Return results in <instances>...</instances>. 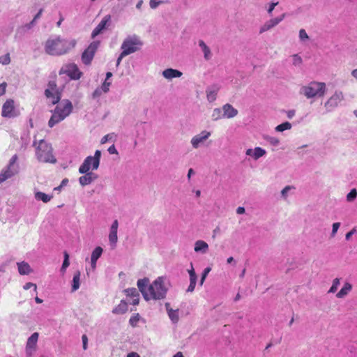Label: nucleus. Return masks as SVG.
Instances as JSON below:
<instances>
[{
  "label": "nucleus",
  "mask_w": 357,
  "mask_h": 357,
  "mask_svg": "<svg viewBox=\"0 0 357 357\" xmlns=\"http://www.w3.org/2000/svg\"><path fill=\"white\" fill-rule=\"evenodd\" d=\"M298 37L300 41L303 43H305L310 40L309 36L303 29L299 30Z\"/></svg>",
  "instance_id": "37"
},
{
  "label": "nucleus",
  "mask_w": 357,
  "mask_h": 357,
  "mask_svg": "<svg viewBox=\"0 0 357 357\" xmlns=\"http://www.w3.org/2000/svg\"><path fill=\"white\" fill-rule=\"evenodd\" d=\"M195 286H196V284L190 282V284L187 289V291L192 292L195 290Z\"/></svg>",
  "instance_id": "61"
},
{
  "label": "nucleus",
  "mask_w": 357,
  "mask_h": 357,
  "mask_svg": "<svg viewBox=\"0 0 357 357\" xmlns=\"http://www.w3.org/2000/svg\"><path fill=\"white\" fill-rule=\"evenodd\" d=\"M76 40L75 39H67L60 36L50 37L44 45L45 53L52 56H61L68 53L75 47Z\"/></svg>",
  "instance_id": "1"
},
{
  "label": "nucleus",
  "mask_w": 357,
  "mask_h": 357,
  "mask_svg": "<svg viewBox=\"0 0 357 357\" xmlns=\"http://www.w3.org/2000/svg\"><path fill=\"white\" fill-rule=\"evenodd\" d=\"M266 153V151L261 148L256 147L255 149H248L245 151L246 155L252 157L254 160H257L261 157L264 156Z\"/></svg>",
  "instance_id": "21"
},
{
  "label": "nucleus",
  "mask_w": 357,
  "mask_h": 357,
  "mask_svg": "<svg viewBox=\"0 0 357 357\" xmlns=\"http://www.w3.org/2000/svg\"><path fill=\"white\" fill-rule=\"evenodd\" d=\"M278 4V2H272L271 3H270L269 5V7L267 10L268 11V13L269 15H271L273 10H274L275 7Z\"/></svg>",
  "instance_id": "53"
},
{
  "label": "nucleus",
  "mask_w": 357,
  "mask_h": 357,
  "mask_svg": "<svg viewBox=\"0 0 357 357\" xmlns=\"http://www.w3.org/2000/svg\"><path fill=\"white\" fill-rule=\"evenodd\" d=\"M35 198L37 200L43 201L44 203H47L52 199V195H47L42 192H35Z\"/></svg>",
  "instance_id": "32"
},
{
  "label": "nucleus",
  "mask_w": 357,
  "mask_h": 357,
  "mask_svg": "<svg viewBox=\"0 0 357 357\" xmlns=\"http://www.w3.org/2000/svg\"><path fill=\"white\" fill-rule=\"evenodd\" d=\"M111 139V135H105L102 139H101V144H105L108 140H109Z\"/></svg>",
  "instance_id": "59"
},
{
  "label": "nucleus",
  "mask_w": 357,
  "mask_h": 357,
  "mask_svg": "<svg viewBox=\"0 0 357 357\" xmlns=\"http://www.w3.org/2000/svg\"><path fill=\"white\" fill-rule=\"evenodd\" d=\"M119 227V222L117 220H115L110 227V231L109 234V241L112 248L116 247V244L118 240L117 230Z\"/></svg>",
  "instance_id": "18"
},
{
  "label": "nucleus",
  "mask_w": 357,
  "mask_h": 357,
  "mask_svg": "<svg viewBox=\"0 0 357 357\" xmlns=\"http://www.w3.org/2000/svg\"><path fill=\"white\" fill-rule=\"evenodd\" d=\"M45 95L47 98L50 100L52 105H55L59 102L61 96L57 91L55 82H49L47 89H46L45 91Z\"/></svg>",
  "instance_id": "11"
},
{
  "label": "nucleus",
  "mask_w": 357,
  "mask_h": 357,
  "mask_svg": "<svg viewBox=\"0 0 357 357\" xmlns=\"http://www.w3.org/2000/svg\"><path fill=\"white\" fill-rule=\"evenodd\" d=\"M223 117L231 119L238 114V110L231 105L227 103L222 106Z\"/></svg>",
  "instance_id": "23"
},
{
  "label": "nucleus",
  "mask_w": 357,
  "mask_h": 357,
  "mask_svg": "<svg viewBox=\"0 0 357 357\" xmlns=\"http://www.w3.org/2000/svg\"><path fill=\"white\" fill-rule=\"evenodd\" d=\"M222 110V109L220 108H215L213 110L211 117L213 121H218L222 118H224L223 112Z\"/></svg>",
  "instance_id": "34"
},
{
  "label": "nucleus",
  "mask_w": 357,
  "mask_h": 357,
  "mask_svg": "<svg viewBox=\"0 0 357 357\" xmlns=\"http://www.w3.org/2000/svg\"><path fill=\"white\" fill-rule=\"evenodd\" d=\"M124 291L128 296H130L132 298L139 296L138 291L135 288H128L125 289Z\"/></svg>",
  "instance_id": "39"
},
{
  "label": "nucleus",
  "mask_w": 357,
  "mask_h": 357,
  "mask_svg": "<svg viewBox=\"0 0 357 357\" xmlns=\"http://www.w3.org/2000/svg\"><path fill=\"white\" fill-rule=\"evenodd\" d=\"M340 222H335L333 224V228H332V232H331V237H334L336 235V233L340 228Z\"/></svg>",
  "instance_id": "47"
},
{
  "label": "nucleus",
  "mask_w": 357,
  "mask_h": 357,
  "mask_svg": "<svg viewBox=\"0 0 357 357\" xmlns=\"http://www.w3.org/2000/svg\"><path fill=\"white\" fill-rule=\"evenodd\" d=\"M208 244L203 240H197L194 245L195 252L202 255L208 252Z\"/></svg>",
  "instance_id": "25"
},
{
  "label": "nucleus",
  "mask_w": 357,
  "mask_h": 357,
  "mask_svg": "<svg viewBox=\"0 0 357 357\" xmlns=\"http://www.w3.org/2000/svg\"><path fill=\"white\" fill-rule=\"evenodd\" d=\"M82 340L83 343V349L84 350H86L87 349L88 337L86 335H83L82 337Z\"/></svg>",
  "instance_id": "56"
},
{
  "label": "nucleus",
  "mask_w": 357,
  "mask_h": 357,
  "mask_svg": "<svg viewBox=\"0 0 357 357\" xmlns=\"http://www.w3.org/2000/svg\"><path fill=\"white\" fill-rule=\"evenodd\" d=\"M285 13L282 14L280 16L272 18L268 21H266L259 29V33H264L275 26H277L280 22H281L285 17Z\"/></svg>",
  "instance_id": "16"
},
{
  "label": "nucleus",
  "mask_w": 357,
  "mask_h": 357,
  "mask_svg": "<svg viewBox=\"0 0 357 357\" xmlns=\"http://www.w3.org/2000/svg\"><path fill=\"white\" fill-rule=\"evenodd\" d=\"M219 90L220 86L217 84L212 85L206 89V98L209 102H213L216 100Z\"/></svg>",
  "instance_id": "22"
},
{
  "label": "nucleus",
  "mask_w": 357,
  "mask_h": 357,
  "mask_svg": "<svg viewBox=\"0 0 357 357\" xmlns=\"http://www.w3.org/2000/svg\"><path fill=\"white\" fill-rule=\"evenodd\" d=\"M33 146H36V157L38 160L43 162H56V159L52 154V146L43 139L37 142H33Z\"/></svg>",
  "instance_id": "4"
},
{
  "label": "nucleus",
  "mask_w": 357,
  "mask_h": 357,
  "mask_svg": "<svg viewBox=\"0 0 357 357\" xmlns=\"http://www.w3.org/2000/svg\"><path fill=\"white\" fill-rule=\"evenodd\" d=\"M264 139L267 142H268L271 145L274 146H277L280 144V140L278 138L275 137L265 136L264 137Z\"/></svg>",
  "instance_id": "38"
},
{
  "label": "nucleus",
  "mask_w": 357,
  "mask_h": 357,
  "mask_svg": "<svg viewBox=\"0 0 357 357\" xmlns=\"http://www.w3.org/2000/svg\"><path fill=\"white\" fill-rule=\"evenodd\" d=\"M211 271V268L210 267H206V268H204V270L202 273L201 280H200V285L203 284L204 282L205 281L206 278L207 277L208 274L209 273V272Z\"/></svg>",
  "instance_id": "44"
},
{
  "label": "nucleus",
  "mask_w": 357,
  "mask_h": 357,
  "mask_svg": "<svg viewBox=\"0 0 357 357\" xmlns=\"http://www.w3.org/2000/svg\"><path fill=\"white\" fill-rule=\"evenodd\" d=\"M111 22V15H105L100 22L96 26V27L93 30L91 36L93 38L96 37L98 35L101 33L105 29H106L107 26Z\"/></svg>",
  "instance_id": "17"
},
{
  "label": "nucleus",
  "mask_w": 357,
  "mask_h": 357,
  "mask_svg": "<svg viewBox=\"0 0 357 357\" xmlns=\"http://www.w3.org/2000/svg\"><path fill=\"white\" fill-rule=\"evenodd\" d=\"M356 232V229L355 228H353L350 231L346 234L345 238L347 241H349L353 234H354Z\"/></svg>",
  "instance_id": "54"
},
{
  "label": "nucleus",
  "mask_w": 357,
  "mask_h": 357,
  "mask_svg": "<svg viewBox=\"0 0 357 357\" xmlns=\"http://www.w3.org/2000/svg\"><path fill=\"white\" fill-rule=\"evenodd\" d=\"M291 189V186L290 185H287L286 187H284L282 191H281V195L282 197L284 198V199H287V196H288V192H289V190Z\"/></svg>",
  "instance_id": "49"
},
{
  "label": "nucleus",
  "mask_w": 357,
  "mask_h": 357,
  "mask_svg": "<svg viewBox=\"0 0 357 357\" xmlns=\"http://www.w3.org/2000/svg\"><path fill=\"white\" fill-rule=\"evenodd\" d=\"M102 248L101 247H96L94 250L92 252L91 257V261H97L99 257L101 256L102 253Z\"/></svg>",
  "instance_id": "33"
},
{
  "label": "nucleus",
  "mask_w": 357,
  "mask_h": 357,
  "mask_svg": "<svg viewBox=\"0 0 357 357\" xmlns=\"http://www.w3.org/2000/svg\"><path fill=\"white\" fill-rule=\"evenodd\" d=\"M167 280L165 277L157 278L149 286L146 301L165 299L168 291Z\"/></svg>",
  "instance_id": "2"
},
{
  "label": "nucleus",
  "mask_w": 357,
  "mask_h": 357,
  "mask_svg": "<svg viewBox=\"0 0 357 357\" xmlns=\"http://www.w3.org/2000/svg\"><path fill=\"white\" fill-rule=\"evenodd\" d=\"M1 115L5 118H15L20 115L19 110L15 106L12 99L7 100L2 106Z\"/></svg>",
  "instance_id": "9"
},
{
  "label": "nucleus",
  "mask_w": 357,
  "mask_h": 357,
  "mask_svg": "<svg viewBox=\"0 0 357 357\" xmlns=\"http://www.w3.org/2000/svg\"><path fill=\"white\" fill-rule=\"evenodd\" d=\"M61 72L66 73L73 79H79L82 75L77 66L75 63H69L64 66L61 68Z\"/></svg>",
  "instance_id": "14"
},
{
  "label": "nucleus",
  "mask_w": 357,
  "mask_h": 357,
  "mask_svg": "<svg viewBox=\"0 0 357 357\" xmlns=\"http://www.w3.org/2000/svg\"><path fill=\"white\" fill-rule=\"evenodd\" d=\"M357 197V190L356 188H353L347 195V201L351 202L356 199Z\"/></svg>",
  "instance_id": "40"
},
{
  "label": "nucleus",
  "mask_w": 357,
  "mask_h": 357,
  "mask_svg": "<svg viewBox=\"0 0 357 357\" xmlns=\"http://www.w3.org/2000/svg\"><path fill=\"white\" fill-rule=\"evenodd\" d=\"M111 82H108L105 80L104 82L101 85V89L103 91V93H107L109 91V87L111 86Z\"/></svg>",
  "instance_id": "45"
},
{
  "label": "nucleus",
  "mask_w": 357,
  "mask_h": 357,
  "mask_svg": "<svg viewBox=\"0 0 357 357\" xmlns=\"http://www.w3.org/2000/svg\"><path fill=\"white\" fill-rule=\"evenodd\" d=\"M73 104L69 100H63L55 109L52 111V114L48 121L50 128L64 120L73 112Z\"/></svg>",
  "instance_id": "3"
},
{
  "label": "nucleus",
  "mask_w": 357,
  "mask_h": 357,
  "mask_svg": "<svg viewBox=\"0 0 357 357\" xmlns=\"http://www.w3.org/2000/svg\"><path fill=\"white\" fill-rule=\"evenodd\" d=\"M344 100L343 93L340 91H336L328 100L324 103V107L328 112L334 110L340 102Z\"/></svg>",
  "instance_id": "10"
},
{
  "label": "nucleus",
  "mask_w": 357,
  "mask_h": 357,
  "mask_svg": "<svg viewBox=\"0 0 357 357\" xmlns=\"http://www.w3.org/2000/svg\"><path fill=\"white\" fill-rule=\"evenodd\" d=\"M137 287L140 292L142 293L144 299H147V294L149 291V279L147 278H144L142 279H139L137 281Z\"/></svg>",
  "instance_id": "20"
},
{
  "label": "nucleus",
  "mask_w": 357,
  "mask_h": 357,
  "mask_svg": "<svg viewBox=\"0 0 357 357\" xmlns=\"http://www.w3.org/2000/svg\"><path fill=\"white\" fill-rule=\"evenodd\" d=\"M326 92V84L319 82H311L308 84L303 86L300 89V93L308 99L323 97Z\"/></svg>",
  "instance_id": "5"
},
{
  "label": "nucleus",
  "mask_w": 357,
  "mask_h": 357,
  "mask_svg": "<svg viewBox=\"0 0 357 357\" xmlns=\"http://www.w3.org/2000/svg\"><path fill=\"white\" fill-rule=\"evenodd\" d=\"M103 92V91L102 90V89L100 87V88H97L94 91L93 93H92V97L93 99H96V98H99L101 95H102V93Z\"/></svg>",
  "instance_id": "50"
},
{
  "label": "nucleus",
  "mask_w": 357,
  "mask_h": 357,
  "mask_svg": "<svg viewBox=\"0 0 357 357\" xmlns=\"http://www.w3.org/2000/svg\"><path fill=\"white\" fill-rule=\"evenodd\" d=\"M291 128V124L289 122H284L275 128L277 132H283L284 130H290Z\"/></svg>",
  "instance_id": "35"
},
{
  "label": "nucleus",
  "mask_w": 357,
  "mask_h": 357,
  "mask_svg": "<svg viewBox=\"0 0 357 357\" xmlns=\"http://www.w3.org/2000/svg\"><path fill=\"white\" fill-rule=\"evenodd\" d=\"M160 3H162L161 0H150L149 6L152 9H155Z\"/></svg>",
  "instance_id": "48"
},
{
  "label": "nucleus",
  "mask_w": 357,
  "mask_h": 357,
  "mask_svg": "<svg viewBox=\"0 0 357 357\" xmlns=\"http://www.w3.org/2000/svg\"><path fill=\"white\" fill-rule=\"evenodd\" d=\"M211 132L207 130H202L200 133L195 135L192 137L190 144L192 146L197 149L199 148L211 137Z\"/></svg>",
  "instance_id": "13"
},
{
  "label": "nucleus",
  "mask_w": 357,
  "mask_h": 357,
  "mask_svg": "<svg viewBox=\"0 0 357 357\" xmlns=\"http://www.w3.org/2000/svg\"><path fill=\"white\" fill-rule=\"evenodd\" d=\"M63 257H64V259H63V261L62 266L61 268V271L63 272V273H64L66 271V268L70 265L69 255L68 254L67 252L65 251L63 252Z\"/></svg>",
  "instance_id": "36"
},
{
  "label": "nucleus",
  "mask_w": 357,
  "mask_h": 357,
  "mask_svg": "<svg viewBox=\"0 0 357 357\" xmlns=\"http://www.w3.org/2000/svg\"><path fill=\"white\" fill-rule=\"evenodd\" d=\"M17 265L20 275H29L32 272L31 266L25 261L18 262Z\"/></svg>",
  "instance_id": "27"
},
{
  "label": "nucleus",
  "mask_w": 357,
  "mask_h": 357,
  "mask_svg": "<svg viewBox=\"0 0 357 357\" xmlns=\"http://www.w3.org/2000/svg\"><path fill=\"white\" fill-rule=\"evenodd\" d=\"M0 63L3 65H8L10 63V54L7 53L6 54L0 57Z\"/></svg>",
  "instance_id": "43"
},
{
  "label": "nucleus",
  "mask_w": 357,
  "mask_h": 357,
  "mask_svg": "<svg viewBox=\"0 0 357 357\" xmlns=\"http://www.w3.org/2000/svg\"><path fill=\"white\" fill-rule=\"evenodd\" d=\"M84 174L79 178V183L82 186L89 185L98 178V176L92 172H88Z\"/></svg>",
  "instance_id": "19"
},
{
  "label": "nucleus",
  "mask_w": 357,
  "mask_h": 357,
  "mask_svg": "<svg viewBox=\"0 0 357 357\" xmlns=\"http://www.w3.org/2000/svg\"><path fill=\"white\" fill-rule=\"evenodd\" d=\"M199 46L200 47V48L202 49V50L203 52L204 59L206 61L210 60L212 57V54H211L210 48L202 40L199 41Z\"/></svg>",
  "instance_id": "29"
},
{
  "label": "nucleus",
  "mask_w": 357,
  "mask_h": 357,
  "mask_svg": "<svg viewBox=\"0 0 357 357\" xmlns=\"http://www.w3.org/2000/svg\"><path fill=\"white\" fill-rule=\"evenodd\" d=\"M139 314H136L130 317L129 322L131 326H136V324L139 321Z\"/></svg>",
  "instance_id": "46"
},
{
  "label": "nucleus",
  "mask_w": 357,
  "mask_h": 357,
  "mask_svg": "<svg viewBox=\"0 0 357 357\" xmlns=\"http://www.w3.org/2000/svg\"><path fill=\"white\" fill-rule=\"evenodd\" d=\"M303 63L302 58L297 54L292 56V64L295 66H300Z\"/></svg>",
  "instance_id": "42"
},
{
  "label": "nucleus",
  "mask_w": 357,
  "mask_h": 357,
  "mask_svg": "<svg viewBox=\"0 0 357 357\" xmlns=\"http://www.w3.org/2000/svg\"><path fill=\"white\" fill-rule=\"evenodd\" d=\"M295 114L296 111L294 109L288 110L287 112V118L289 119H292L295 116Z\"/></svg>",
  "instance_id": "58"
},
{
  "label": "nucleus",
  "mask_w": 357,
  "mask_h": 357,
  "mask_svg": "<svg viewBox=\"0 0 357 357\" xmlns=\"http://www.w3.org/2000/svg\"><path fill=\"white\" fill-rule=\"evenodd\" d=\"M245 208L243 207V206H238L237 208H236V213L237 214H243L245 213Z\"/></svg>",
  "instance_id": "62"
},
{
  "label": "nucleus",
  "mask_w": 357,
  "mask_h": 357,
  "mask_svg": "<svg viewBox=\"0 0 357 357\" xmlns=\"http://www.w3.org/2000/svg\"><path fill=\"white\" fill-rule=\"evenodd\" d=\"M127 357H140V356L136 352H131L127 355Z\"/></svg>",
  "instance_id": "63"
},
{
  "label": "nucleus",
  "mask_w": 357,
  "mask_h": 357,
  "mask_svg": "<svg viewBox=\"0 0 357 357\" xmlns=\"http://www.w3.org/2000/svg\"><path fill=\"white\" fill-rule=\"evenodd\" d=\"M128 56L126 54H124V52L121 50V54H119V57L117 58V60H116V66H119L122 61V59L125 57Z\"/></svg>",
  "instance_id": "52"
},
{
  "label": "nucleus",
  "mask_w": 357,
  "mask_h": 357,
  "mask_svg": "<svg viewBox=\"0 0 357 357\" xmlns=\"http://www.w3.org/2000/svg\"><path fill=\"white\" fill-rule=\"evenodd\" d=\"M165 305L168 317L172 321V322L173 324L178 323L179 320L178 309L173 310L172 308H171L169 303H166Z\"/></svg>",
  "instance_id": "26"
},
{
  "label": "nucleus",
  "mask_w": 357,
  "mask_h": 357,
  "mask_svg": "<svg viewBox=\"0 0 357 357\" xmlns=\"http://www.w3.org/2000/svg\"><path fill=\"white\" fill-rule=\"evenodd\" d=\"M6 86L7 84L6 82L0 84V96H3L5 93Z\"/></svg>",
  "instance_id": "55"
},
{
  "label": "nucleus",
  "mask_w": 357,
  "mask_h": 357,
  "mask_svg": "<svg viewBox=\"0 0 357 357\" xmlns=\"http://www.w3.org/2000/svg\"><path fill=\"white\" fill-rule=\"evenodd\" d=\"M100 157L101 151L100 150H96L93 156H87L79 167V172L84 174L90 172V169H98L100 165Z\"/></svg>",
  "instance_id": "7"
},
{
  "label": "nucleus",
  "mask_w": 357,
  "mask_h": 357,
  "mask_svg": "<svg viewBox=\"0 0 357 357\" xmlns=\"http://www.w3.org/2000/svg\"><path fill=\"white\" fill-rule=\"evenodd\" d=\"M351 75L357 81V68L351 71Z\"/></svg>",
  "instance_id": "64"
},
{
  "label": "nucleus",
  "mask_w": 357,
  "mask_h": 357,
  "mask_svg": "<svg viewBox=\"0 0 357 357\" xmlns=\"http://www.w3.org/2000/svg\"><path fill=\"white\" fill-rule=\"evenodd\" d=\"M143 46V42L140 38L135 35L128 36L121 45V50L127 55L139 51Z\"/></svg>",
  "instance_id": "6"
},
{
  "label": "nucleus",
  "mask_w": 357,
  "mask_h": 357,
  "mask_svg": "<svg viewBox=\"0 0 357 357\" xmlns=\"http://www.w3.org/2000/svg\"><path fill=\"white\" fill-rule=\"evenodd\" d=\"M188 273H189V276L191 277V276H193V275H195L196 273H195V269L193 268V266H192V264L191 263L190 264V269H189L188 271Z\"/></svg>",
  "instance_id": "60"
},
{
  "label": "nucleus",
  "mask_w": 357,
  "mask_h": 357,
  "mask_svg": "<svg viewBox=\"0 0 357 357\" xmlns=\"http://www.w3.org/2000/svg\"><path fill=\"white\" fill-rule=\"evenodd\" d=\"M351 289L352 285L349 282H346L340 291L336 294V296L339 298H344L351 291Z\"/></svg>",
  "instance_id": "30"
},
{
  "label": "nucleus",
  "mask_w": 357,
  "mask_h": 357,
  "mask_svg": "<svg viewBox=\"0 0 357 357\" xmlns=\"http://www.w3.org/2000/svg\"><path fill=\"white\" fill-rule=\"evenodd\" d=\"M162 75L165 79L171 80L174 78L181 77L183 73L176 69L167 68L162 72Z\"/></svg>",
  "instance_id": "24"
},
{
  "label": "nucleus",
  "mask_w": 357,
  "mask_h": 357,
  "mask_svg": "<svg viewBox=\"0 0 357 357\" xmlns=\"http://www.w3.org/2000/svg\"><path fill=\"white\" fill-rule=\"evenodd\" d=\"M31 287H33L34 291H36V290H37V286H36V284H34V283H32V282H27V283H26V284L24 285V287H23L24 289H25V290H28V289H30V288H31Z\"/></svg>",
  "instance_id": "51"
},
{
  "label": "nucleus",
  "mask_w": 357,
  "mask_h": 357,
  "mask_svg": "<svg viewBox=\"0 0 357 357\" xmlns=\"http://www.w3.org/2000/svg\"><path fill=\"white\" fill-rule=\"evenodd\" d=\"M107 151L110 154H118V151L114 144L109 146Z\"/></svg>",
  "instance_id": "57"
},
{
  "label": "nucleus",
  "mask_w": 357,
  "mask_h": 357,
  "mask_svg": "<svg viewBox=\"0 0 357 357\" xmlns=\"http://www.w3.org/2000/svg\"><path fill=\"white\" fill-rule=\"evenodd\" d=\"M80 272L77 271L73 275L72 283V291H75L79 288L80 285Z\"/></svg>",
  "instance_id": "31"
},
{
  "label": "nucleus",
  "mask_w": 357,
  "mask_h": 357,
  "mask_svg": "<svg viewBox=\"0 0 357 357\" xmlns=\"http://www.w3.org/2000/svg\"><path fill=\"white\" fill-rule=\"evenodd\" d=\"M17 155H14L10 160L6 168L0 173V183L15 176L18 172V166L16 165Z\"/></svg>",
  "instance_id": "8"
},
{
  "label": "nucleus",
  "mask_w": 357,
  "mask_h": 357,
  "mask_svg": "<svg viewBox=\"0 0 357 357\" xmlns=\"http://www.w3.org/2000/svg\"><path fill=\"white\" fill-rule=\"evenodd\" d=\"M99 45V42H93L84 51L82 54V61L85 65L91 63L93 59L95 52H96Z\"/></svg>",
  "instance_id": "12"
},
{
  "label": "nucleus",
  "mask_w": 357,
  "mask_h": 357,
  "mask_svg": "<svg viewBox=\"0 0 357 357\" xmlns=\"http://www.w3.org/2000/svg\"><path fill=\"white\" fill-rule=\"evenodd\" d=\"M340 284V280L339 278H335L333 281L332 286L331 287L330 289L328 290V293H335L337 290Z\"/></svg>",
  "instance_id": "41"
},
{
  "label": "nucleus",
  "mask_w": 357,
  "mask_h": 357,
  "mask_svg": "<svg viewBox=\"0 0 357 357\" xmlns=\"http://www.w3.org/2000/svg\"><path fill=\"white\" fill-rule=\"evenodd\" d=\"M38 337V333L36 332L28 338L25 349L26 357H31L36 351Z\"/></svg>",
  "instance_id": "15"
},
{
  "label": "nucleus",
  "mask_w": 357,
  "mask_h": 357,
  "mask_svg": "<svg viewBox=\"0 0 357 357\" xmlns=\"http://www.w3.org/2000/svg\"><path fill=\"white\" fill-rule=\"evenodd\" d=\"M128 310L127 303L122 300L120 303L112 310V313L115 314H122Z\"/></svg>",
  "instance_id": "28"
}]
</instances>
